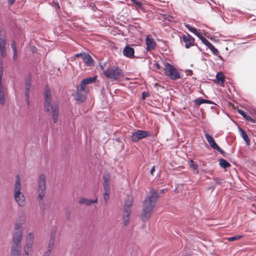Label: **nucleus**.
I'll return each mask as SVG.
<instances>
[{
    "label": "nucleus",
    "instance_id": "obj_10",
    "mask_svg": "<svg viewBox=\"0 0 256 256\" xmlns=\"http://www.w3.org/2000/svg\"><path fill=\"white\" fill-rule=\"evenodd\" d=\"M145 42L146 45V49L148 52L153 50L156 46V42L154 40L150 35H147L145 38Z\"/></svg>",
    "mask_w": 256,
    "mask_h": 256
},
{
    "label": "nucleus",
    "instance_id": "obj_45",
    "mask_svg": "<svg viewBox=\"0 0 256 256\" xmlns=\"http://www.w3.org/2000/svg\"><path fill=\"white\" fill-rule=\"evenodd\" d=\"M155 171V166H153L150 170V173L152 175H154V172Z\"/></svg>",
    "mask_w": 256,
    "mask_h": 256
},
{
    "label": "nucleus",
    "instance_id": "obj_47",
    "mask_svg": "<svg viewBox=\"0 0 256 256\" xmlns=\"http://www.w3.org/2000/svg\"><path fill=\"white\" fill-rule=\"evenodd\" d=\"M206 104H216L213 102H212V100H206Z\"/></svg>",
    "mask_w": 256,
    "mask_h": 256
},
{
    "label": "nucleus",
    "instance_id": "obj_54",
    "mask_svg": "<svg viewBox=\"0 0 256 256\" xmlns=\"http://www.w3.org/2000/svg\"><path fill=\"white\" fill-rule=\"evenodd\" d=\"M188 72H190V73H192V71L191 70H188Z\"/></svg>",
    "mask_w": 256,
    "mask_h": 256
},
{
    "label": "nucleus",
    "instance_id": "obj_11",
    "mask_svg": "<svg viewBox=\"0 0 256 256\" xmlns=\"http://www.w3.org/2000/svg\"><path fill=\"white\" fill-rule=\"evenodd\" d=\"M3 68L2 64H0V104L4 105L5 104V97L4 87L2 85V76Z\"/></svg>",
    "mask_w": 256,
    "mask_h": 256
},
{
    "label": "nucleus",
    "instance_id": "obj_43",
    "mask_svg": "<svg viewBox=\"0 0 256 256\" xmlns=\"http://www.w3.org/2000/svg\"><path fill=\"white\" fill-rule=\"evenodd\" d=\"M131 1L132 2H133L134 3L136 4L137 6H140L142 4L140 2H137V1H136V0H131Z\"/></svg>",
    "mask_w": 256,
    "mask_h": 256
},
{
    "label": "nucleus",
    "instance_id": "obj_50",
    "mask_svg": "<svg viewBox=\"0 0 256 256\" xmlns=\"http://www.w3.org/2000/svg\"><path fill=\"white\" fill-rule=\"evenodd\" d=\"M164 192V189H162L160 190V192H159V194H158L160 195V194H162Z\"/></svg>",
    "mask_w": 256,
    "mask_h": 256
},
{
    "label": "nucleus",
    "instance_id": "obj_3",
    "mask_svg": "<svg viewBox=\"0 0 256 256\" xmlns=\"http://www.w3.org/2000/svg\"><path fill=\"white\" fill-rule=\"evenodd\" d=\"M44 107L47 112L52 114V120L54 123H57L58 118V106L57 104H52L51 94L49 89H46L44 93Z\"/></svg>",
    "mask_w": 256,
    "mask_h": 256
},
{
    "label": "nucleus",
    "instance_id": "obj_30",
    "mask_svg": "<svg viewBox=\"0 0 256 256\" xmlns=\"http://www.w3.org/2000/svg\"><path fill=\"white\" fill-rule=\"evenodd\" d=\"M156 134H151L150 132L145 131V138L149 137L150 140L151 141L154 140L156 139Z\"/></svg>",
    "mask_w": 256,
    "mask_h": 256
},
{
    "label": "nucleus",
    "instance_id": "obj_37",
    "mask_svg": "<svg viewBox=\"0 0 256 256\" xmlns=\"http://www.w3.org/2000/svg\"><path fill=\"white\" fill-rule=\"evenodd\" d=\"M0 52L2 56L6 55V47H0Z\"/></svg>",
    "mask_w": 256,
    "mask_h": 256
},
{
    "label": "nucleus",
    "instance_id": "obj_4",
    "mask_svg": "<svg viewBox=\"0 0 256 256\" xmlns=\"http://www.w3.org/2000/svg\"><path fill=\"white\" fill-rule=\"evenodd\" d=\"M21 182L19 175L16 176L14 197L16 202L20 206H24L26 204L25 197L23 193L20 192Z\"/></svg>",
    "mask_w": 256,
    "mask_h": 256
},
{
    "label": "nucleus",
    "instance_id": "obj_52",
    "mask_svg": "<svg viewBox=\"0 0 256 256\" xmlns=\"http://www.w3.org/2000/svg\"><path fill=\"white\" fill-rule=\"evenodd\" d=\"M216 184H221V182H219L218 180H217V179L216 180Z\"/></svg>",
    "mask_w": 256,
    "mask_h": 256
},
{
    "label": "nucleus",
    "instance_id": "obj_9",
    "mask_svg": "<svg viewBox=\"0 0 256 256\" xmlns=\"http://www.w3.org/2000/svg\"><path fill=\"white\" fill-rule=\"evenodd\" d=\"M165 74L172 80H176L180 78L178 72L172 64L166 63Z\"/></svg>",
    "mask_w": 256,
    "mask_h": 256
},
{
    "label": "nucleus",
    "instance_id": "obj_36",
    "mask_svg": "<svg viewBox=\"0 0 256 256\" xmlns=\"http://www.w3.org/2000/svg\"><path fill=\"white\" fill-rule=\"evenodd\" d=\"M6 40L4 38H0V47H6Z\"/></svg>",
    "mask_w": 256,
    "mask_h": 256
},
{
    "label": "nucleus",
    "instance_id": "obj_44",
    "mask_svg": "<svg viewBox=\"0 0 256 256\" xmlns=\"http://www.w3.org/2000/svg\"><path fill=\"white\" fill-rule=\"evenodd\" d=\"M30 89V82H28L26 83V89Z\"/></svg>",
    "mask_w": 256,
    "mask_h": 256
},
{
    "label": "nucleus",
    "instance_id": "obj_27",
    "mask_svg": "<svg viewBox=\"0 0 256 256\" xmlns=\"http://www.w3.org/2000/svg\"><path fill=\"white\" fill-rule=\"evenodd\" d=\"M184 26L190 32L194 34L196 36L198 34L200 33L198 32V30L196 28L191 26L190 24H185Z\"/></svg>",
    "mask_w": 256,
    "mask_h": 256
},
{
    "label": "nucleus",
    "instance_id": "obj_24",
    "mask_svg": "<svg viewBox=\"0 0 256 256\" xmlns=\"http://www.w3.org/2000/svg\"><path fill=\"white\" fill-rule=\"evenodd\" d=\"M219 164L220 166L224 168H226L230 166V164L227 160L223 158H220L219 160Z\"/></svg>",
    "mask_w": 256,
    "mask_h": 256
},
{
    "label": "nucleus",
    "instance_id": "obj_21",
    "mask_svg": "<svg viewBox=\"0 0 256 256\" xmlns=\"http://www.w3.org/2000/svg\"><path fill=\"white\" fill-rule=\"evenodd\" d=\"M98 202V198H96L94 200L90 199H86L84 198H82L79 200V203L80 204H85L86 206H90L92 203H96Z\"/></svg>",
    "mask_w": 256,
    "mask_h": 256
},
{
    "label": "nucleus",
    "instance_id": "obj_31",
    "mask_svg": "<svg viewBox=\"0 0 256 256\" xmlns=\"http://www.w3.org/2000/svg\"><path fill=\"white\" fill-rule=\"evenodd\" d=\"M160 19H162L164 21L172 22L174 20V18L170 15L162 14Z\"/></svg>",
    "mask_w": 256,
    "mask_h": 256
},
{
    "label": "nucleus",
    "instance_id": "obj_29",
    "mask_svg": "<svg viewBox=\"0 0 256 256\" xmlns=\"http://www.w3.org/2000/svg\"><path fill=\"white\" fill-rule=\"evenodd\" d=\"M194 103L196 106H199L202 104H206V99L198 98L194 100Z\"/></svg>",
    "mask_w": 256,
    "mask_h": 256
},
{
    "label": "nucleus",
    "instance_id": "obj_7",
    "mask_svg": "<svg viewBox=\"0 0 256 256\" xmlns=\"http://www.w3.org/2000/svg\"><path fill=\"white\" fill-rule=\"evenodd\" d=\"M46 178L44 174H41L39 176L38 181V200L39 202L42 200L46 194Z\"/></svg>",
    "mask_w": 256,
    "mask_h": 256
},
{
    "label": "nucleus",
    "instance_id": "obj_38",
    "mask_svg": "<svg viewBox=\"0 0 256 256\" xmlns=\"http://www.w3.org/2000/svg\"><path fill=\"white\" fill-rule=\"evenodd\" d=\"M0 52L2 56L6 55V47H0Z\"/></svg>",
    "mask_w": 256,
    "mask_h": 256
},
{
    "label": "nucleus",
    "instance_id": "obj_14",
    "mask_svg": "<svg viewBox=\"0 0 256 256\" xmlns=\"http://www.w3.org/2000/svg\"><path fill=\"white\" fill-rule=\"evenodd\" d=\"M96 78V76H94L93 77H89L84 78L81 82L80 84V87L81 88V90L82 91H84L85 89V86L86 84H92L94 82Z\"/></svg>",
    "mask_w": 256,
    "mask_h": 256
},
{
    "label": "nucleus",
    "instance_id": "obj_8",
    "mask_svg": "<svg viewBox=\"0 0 256 256\" xmlns=\"http://www.w3.org/2000/svg\"><path fill=\"white\" fill-rule=\"evenodd\" d=\"M34 234L30 232L26 240V244L24 247V256H32V244L34 243Z\"/></svg>",
    "mask_w": 256,
    "mask_h": 256
},
{
    "label": "nucleus",
    "instance_id": "obj_12",
    "mask_svg": "<svg viewBox=\"0 0 256 256\" xmlns=\"http://www.w3.org/2000/svg\"><path fill=\"white\" fill-rule=\"evenodd\" d=\"M56 228H54L52 232H51V236L50 240V242L48 244V250L44 254L43 256H49L51 250L54 245V241H55V236L56 234Z\"/></svg>",
    "mask_w": 256,
    "mask_h": 256
},
{
    "label": "nucleus",
    "instance_id": "obj_23",
    "mask_svg": "<svg viewBox=\"0 0 256 256\" xmlns=\"http://www.w3.org/2000/svg\"><path fill=\"white\" fill-rule=\"evenodd\" d=\"M208 48H209V49L212 51V53L215 55V56H218V57L220 59V60H222V56L220 55H219V52L218 50V49H216V48H215V47L214 46H213L211 43L210 44V45H208L207 46Z\"/></svg>",
    "mask_w": 256,
    "mask_h": 256
},
{
    "label": "nucleus",
    "instance_id": "obj_15",
    "mask_svg": "<svg viewBox=\"0 0 256 256\" xmlns=\"http://www.w3.org/2000/svg\"><path fill=\"white\" fill-rule=\"evenodd\" d=\"M123 54L128 58H132L134 56V50L133 48L126 44L123 50Z\"/></svg>",
    "mask_w": 256,
    "mask_h": 256
},
{
    "label": "nucleus",
    "instance_id": "obj_13",
    "mask_svg": "<svg viewBox=\"0 0 256 256\" xmlns=\"http://www.w3.org/2000/svg\"><path fill=\"white\" fill-rule=\"evenodd\" d=\"M182 38L185 43V47L186 48H188L194 44V38L189 34L182 35Z\"/></svg>",
    "mask_w": 256,
    "mask_h": 256
},
{
    "label": "nucleus",
    "instance_id": "obj_51",
    "mask_svg": "<svg viewBox=\"0 0 256 256\" xmlns=\"http://www.w3.org/2000/svg\"><path fill=\"white\" fill-rule=\"evenodd\" d=\"M144 92H142V98L143 100H144Z\"/></svg>",
    "mask_w": 256,
    "mask_h": 256
},
{
    "label": "nucleus",
    "instance_id": "obj_40",
    "mask_svg": "<svg viewBox=\"0 0 256 256\" xmlns=\"http://www.w3.org/2000/svg\"><path fill=\"white\" fill-rule=\"evenodd\" d=\"M238 114H240L241 116H242L244 118L245 116L246 115V113L244 112V110H240V109H238Z\"/></svg>",
    "mask_w": 256,
    "mask_h": 256
},
{
    "label": "nucleus",
    "instance_id": "obj_48",
    "mask_svg": "<svg viewBox=\"0 0 256 256\" xmlns=\"http://www.w3.org/2000/svg\"><path fill=\"white\" fill-rule=\"evenodd\" d=\"M84 54H82V53H80V54H77L75 55V56L76 57V58H78L79 56H81L82 58V55Z\"/></svg>",
    "mask_w": 256,
    "mask_h": 256
},
{
    "label": "nucleus",
    "instance_id": "obj_6",
    "mask_svg": "<svg viewBox=\"0 0 256 256\" xmlns=\"http://www.w3.org/2000/svg\"><path fill=\"white\" fill-rule=\"evenodd\" d=\"M133 204V199L131 196H128L125 201L124 208L123 222L124 226L129 223L130 216L132 212L131 206Z\"/></svg>",
    "mask_w": 256,
    "mask_h": 256
},
{
    "label": "nucleus",
    "instance_id": "obj_32",
    "mask_svg": "<svg viewBox=\"0 0 256 256\" xmlns=\"http://www.w3.org/2000/svg\"><path fill=\"white\" fill-rule=\"evenodd\" d=\"M104 198L106 203L108 202V200L109 199V193H110V188H104Z\"/></svg>",
    "mask_w": 256,
    "mask_h": 256
},
{
    "label": "nucleus",
    "instance_id": "obj_22",
    "mask_svg": "<svg viewBox=\"0 0 256 256\" xmlns=\"http://www.w3.org/2000/svg\"><path fill=\"white\" fill-rule=\"evenodd\" d=\"M189 166L192 170H193L194 174H198V164L191 159H190L189 160Z\"/></svg>",
    "mask_w": 256,
    "mask_h": 256
},
{
    "label": "nucleus",
    "instance_id": "obj_35",
    "mask_svg": "<svg viewBox=\"0 0 256 256\" xmlns=\"http://www.w3.org/2000/svg\"><path fill=\"white\" fill-rule=\"evenodd\" d=\"M244 118L247 120H248L252 123H254L255 122V120L252 118V116L250 115H248L247 114H246V115L244 117Z\"/></svg>",
    "mask_w": 256,
    "mask_h": 256
},
{
    "label": "nucleus",
    "instance_id": "obj_39",
    "mask_svg": "<svg viewBox=\"0 0 256 256\" xmlns=\"http://www.w3.org/2000/svg\"><path fill=\"white\" fill-rule=\"evenodd\" d=\"M214 150H218L219 152L224 156L226 154V152L222 150L218 146Z\"/></svg>",
    "mask_w": 256,
    "mask_h": 256
},
{
    "label": "nucleus",
    "instance_id": "obj_25",
    "mask_svg": "<svg viewBox=\"0 0 256 256\" xmlns=\"http://www.w3.org/2000/svg\"><path fill=\"white\" fill-rule=\"evenodd\" d=\"M104 178V188H109V181L110 178V176L108 174H106L103 176Z\"/></svg>",
    "mask_w": 256,
    "mask_h": 256
},
{
    "label": "nucleus",
    "instance_id": "obj_19",
    "mask_svg": "<svg viewBox=\"0 0 256 256\" xmlns=\"http://www.w3.org/2000/svg\"><path fill=\"white\" fill-rule=\"evenodd\" d=\"M205 137L210 146L214 150L218 146L214 138L207 133L205 134Z\"/></svg>",
    "mask_w": 256,
    "mask_h": 256
},
{
    "label": "nucleus",
    "instance_id": "obj_55",
    "mask_svg": "<svg viewBox=\"0 0 256 256\" xmlns=\"http://www.w3.org/2000/svg\"><path fill=\"white\" fill-rule=\"evenodd\" d=\"M22 221H24V216H22Z\"/></svg>",
    "mask_w": 256,
    "mask_h": 256
},
{
    "label": "nucleus",
    "instance_id": "obj_28",
    "mask_svg": "<svg viewBox=\"0 0 256 256\" xmlns=\"http://www.w3.org/2000/svg\"><path fill=\"white\" fill-rule=\"evenodd\" d=\"M197 36L200 39L202 42L206 46L208 45H210V43L207 39H206L204 36H203L200 33L198 34Z\"/></svg>",
    "mask_w": 256,
    "mask_h": 256
},
{
    "label": "nucleus",
    "instance_id": "obj_5",
    "mask_svg": "<svg viewBox=\"0 0 256 256\" xmlns=\"http://www.w3.org/2000/svg\"><path fill=\"white\" fill-rule=\"evenodd\" d=\"M104 76L112 80H118L124 76L122 70L118 66H112L103 72Z\"/></svg>",
    "mask_w": 256,
    "mask_h": 256
},
{
    "label": "nucleus",
    "instance_id": "obj_2",
    "mask_svg": "<svg viewBox=\"0 0 256 256\" xmlns=\"http://www.w3.org/2000/svg\"><path fill=\"white\" fill-rule=\"evenodd\" d=\"M160 198L158 191L151 188L145 198V220L150 218Z\"/></svg>",
    "mask_w": 256,
    "mask_h": 256
},
{
    "label": "nucleus",
    "instance_id": "obj_1",
    "mask_svg": "<svg viewBox=\"0 0 256 256\" xmlns=\"http://www.w3.org/2000/svg\"><path fill=\"white\" fill-rule=\"evenodd\" d=\"M14 230L16 232L12 235L11 256H20V242L22 236V223H16Z\"/></svg>",
    "mask_w": 256,
    "mask_h": 256
},
{
    "label": "nucleus",
    "instance_id": "obj_33",
    "mask_svg": "<svg viewBox=\"0 0 256 256\" xmlns=\"http://www.w3.org/2000/svg\"><path fill=\"white\" fill-rule=\"evenodd\" d=\"M242 238V236L238 235V236H232V237H229L227 238V240L228 241H234V240H236L240 239Z\"/></svg>",
    "mask_w": 256,
    "mask_h": 256
},
{
    "label": "nucleus",
    "instance_id": "obj_26",
    "mask_svg": "<svg viewBox=\"0 0 256 256\" xmlns=\"http://www.w3.org/2000/svg\"><path fill=\"white\" fill-rule=\"evenodd\" d=\"M216 80L218 83H224V76L222 72H218L216 75Z\"/></svg>",
    "mask_w": 256,
    "mask_h": 256
},
{
    "label": "nucleus",
    "instance_id": "obj_42",
    "mask_svg": "<svg viewBox=\"0 0 256 256\" xmlns=\"http://www.w3.org/2000/svg\"><path fill=\"white\" fill-rule=\"evenodd\" d=\"M13 52H14L13 58H14V60H16L17 58H18L17 50L13 51Z\"/></svg>",
    "mask_w": 256,
    "mask_h": 256
},
{
    "label": "nucleus",
    "instance_id": "obj_41",
    "mask_svg": "<svg viewBox=\"0 0 256 256\" xmlns=\"http://www.w3.org/2000/svg\"><path fill=\"white\" fill-rule=\"evenodd\" d=\"M11 47L13 51L17 50L16 44L14 42H12L11 44Z\"/></svg>",
    "mask_w": 256,
    "mask_h": 256
},
{
    "label": "nucleus",
    "instance_id": "obj_46",
    "mask_svg": "<svg viewBox=\"0 0 256 256\" xmlns=\"http://www.w3.org/2000/svg\"><path fill=\"white\" fill-rule=\"evenodd\" d=\"M154 66L156 68V69H159L160 68V65L157 62H154Z\"/></svg>",
    "mask_w": 256,
    "mask_h": 256
},
{
    "label": "nucleus",
    "instance_id": "obj_49",
    "mask_svg": "<svg viewBox=\"0 0 256 256\" xmlns=\"http://www.w3.org/2000/svg\"><path fill=\"white\" fill-rule=\"evenodd\" d=\"M7 0L9 4L10 5L12 4L15 2V0Z\"/></svg>",
    "mask_w": 256,
    "mask_h": 256
},
{
    "label": "nucleus",
    "instance_id": "obj_53",
    "mask_svg": "<svg viewBox=\"0 0 256 256\" xmlns=\"http://www.w3.org/2000/svg\"><path fill=\"white\" fill-rule=\"evenodd\" d=\"M148 93H147V92H145V98H146V97H148Z\"/></svg>",
    "mask_w": 256,
    "mask_h": 256
},
{
    "label": "nucleus",
    "instance_id": "obj_18",
    "mask_svg": "<svg viewBox=\"0 0 256 256\" xmlns=\"http://www.w3.org/2000/svg\"><path fill=\"white\" fill-rule=\"evenodd\" d=\"M84 62L88 66L94 65V60L88 54L84 53L82 58Z\"/></svg>",
    "mask_w": 256,
    "mask_h": 256
},
{
    "label": "nucleus",
    "instance_id": "obj_16",
    "mask_svg": "<svg viewBox=\"0 0 256 256\" xmlns=\"http://www.w3.org/2000/svg\"><path fill=\"white\" fill-rule=\"evenodd\" d=\"M144 138V131L138 130L132 133L131 136L132 140L133 142H137L140 140Z\"/></svg>",
    "mask_w": 256,
    "mask_h": 256
},
{
    "label": "nucleus",
    "instance_id": "obj_20",
    "mask_svg": "<svg viewBox=\"0 0 256 256\" xmlns=\"http://www.w3.org/2000/svg\"><path fill=\"white\" fill-rule=\"evenodd\" d=\"M238 130L240 132V136L244 140L247 146H248L250 144V138H249L247 134L240 127H238Z\"/></svg>",
    "mask_w": 256,
    "mask_h": 256
},
{
    "label": "nucleus",
    "instance_id": "obj_17",
    "mask_svg": "<svg viewBox=\"0 0 256 256\" xmlns=\"http://www.w3.org/2000/svg\"><path fill=\"white\" fill-rule=\"evenodd\" d=\"M86 92L85 90L84 91L81 90V88H78L76 96V100L78 102H82L86 99Z\"/></svg>",
    "mask_w": 256,
    "mask_h": 256
},
{
    "label": "nucleus",
    "instance_id": "obj_34",
    "mask_svg": "<svg viewBox=\"0 0 256 256\" xmlns=\"http://www.w3.org/2000/svg\"><path fill=\"white\" fill-rule=\"evenodd\" d=\"M30 94V89L26 88V92H25V95L26 96V103L28 104H30V101H29Z\"/></svg>",
    "mask_w": 256,
    "mask_h": 256
}]
</instances>
